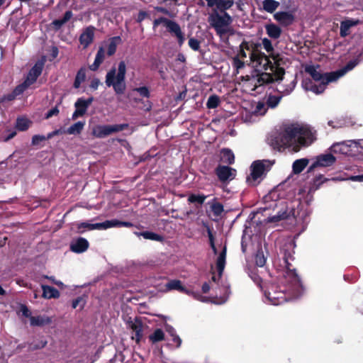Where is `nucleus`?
I'll list each match as a JSON object with an SVG mask.
<instances>
[{
  "mask_svg": "<svg viewBox=\"0 0 363 363\" xmlns=\"http://www.w3.org/2000/svg\"><path fill=\"white\" fill-rule=\"evenodd\" d=\"M315 140V132L308 125L294 123L283 128L275 143L279 150L289 149L297 152L301 147L311 145Z\"/></svg>",
  "mask_w": 363,
  "mask_h": 363,
  "instance_id": "1",
  "label": "nucleus"
},
{
  "mask_svg": "<svg viewBox=\"0 0 363 363\" xmlns=\"http://www.w3.org/2000/svg\"><path fill=\"white\" fill-rule=\"evenodd\" d=\"M282 286H278L272 285L264 292L265 297L272 305L277 306L282 304L288 300H292L300 297L304 291L303 286L300 278L293 270L285 271L283 274Z\"/></svg>",
  "mask_w": 363,
  "mask_h": 363,
  "instance_id": "2",
  "label": "nucleus"
},
{
  "mask_svg": "<svg viewBox=\"0 0 363 363\" xmlns=\"http://www.w3.org/2000/svg\"><path fill=\"white\" fill-rule=\"evenodd\" d=\"M255 73L251 77H247V82L254 86L255 89L264 84L277 83V90L285 94H289L295 88L297 74L285 72L284 69H270L271 72H258L254 69Z\"/></svg>",
  "mask_w": 363,
  "mask_h": 363,
  "instance_id": "3",
  "label": "nucleus"
},
{
  "mask_svg": "<svg viewBox=\"0 0 363 363\" xmlns=\"http://www.w3.org/2000/svg\"><path fill=\"white\" fill-rule=\"evenodd\" d=\"M349 69H338L325 74H322L318 69H303L300 74L303 78L302 87L306 91H311L316 94L324 91L326 85L343 77Z\"/></svg>",
  "mask_w": 363,
  "mask_h": 363,
  "instance_id": "4",
  "label": "nucleus"
},
{
  "mask_svg": "<svg viewBox=\"0 0 363 363\" xmlns=\"http://www.w3.org/2000/svg\"><path fill=\"white\" fill-rule=\"evenodd\" d=\"M247 52L250 61L252 62V67L253 68H257L258 67H262V68H283V66H288L284 57L279 54H272L267 57L264 54L250 50H247Z\"/></svg>",
  "mask_w": 363,
  "mask_h": 363,
  "instance_id": "5",
  "label": "nucleus"
},
{
  "mask_svg": "<svg viewBox=\"0 0 363 363\" xmlns=\"http://www.w3.org/2000/svg\"><path fill=\"white\" fill-rule=\"evenodd\" d=\"M208 21L221 38H224L230 30V25L232 22V18L226 12H224L222 15L218 12L212 13L209 16Z\"/></svg>",
  "mask_w": 363,
  "mask_h": 363,
  "instance_id": "6",
  "label": "nucleus"
},
{
  "mask_svg": "<svg viewBox=\"0 0 363 363\" xmlns=\"http://www.w3.org/2000/svg\"><path fill=\"white\" fill-rule=\"evenodd\" d=\"M267 111V108L264 102H255L250 104L249 107H243L240 113L241 118L244 123H252L259 121V118L264 116Z\"/></svg>",
  "mask_w": 363,
  "mask_h": 363,
  "instance_id": "7",
  "label": "nucleus"
},
{
  "mask_svg": "<svg viewBox=\"0 0 363 363\" xmlns=\"http://www.w3.org/2000/svg\"><path fill=\"white\" fill-rule=\"evenodd\" d=\"M125 76V69H111L106 74V84L112 86L116 94H122L126 88Z\"/></svg>",
  "mask_w": 363,
  "mask_h": 363,
  "instance_id": "8",
  "label": "nucleus"
},
{
  "mask_svg": "<svg viewBox=\"0 0 363 363\" xmlns=\"http://www.w3.org/2000/svg\"><path fill=\"white\" fill-rule=\"evenodd\" d=\"M272 164L273 162L269 160L254 162L251 165V174L247 179L249 184L255 186L259 184Z\"/></svg>",
  "mask_w": 363,
  "mask_h": 363,
  "instance_id": "9",
  "label": "nucleus"
},
{
  "mask_svg": "<svg viewBox=\"0 0 363 363\" xmlns=\"http://www.w3.org/2000/svg\"><path fill=\"white\" fill-rule=\"evenodd\" d=\"M359 140H347L334 144L331 146L330 150L335 154H341L347 156H354L359 152Z\"/></svg>",
  "mask_w": 363,
  "mask_h": 363,
  "instance_id": "10",
  "label": "nucleus"
},
{
  "mask_svg": "<svg viewBox=\"0 0 363 363\" xmlns=\"http://www.w3.org/2000/svg\"><path fill=\"white\" fill-rule=\"evenodd\" d=\"M128 127V124L99 125L92 130V134L96 138H103L113 133L123 130Z\"/></svg>",
  "mask_w": 363,
  "mask_h": 363,
  "instance_id": "11",
  "label": "nucleus"
},
{
  "mask_svg": "<svg viewBox=\"0 0 363 363\" xmlns=\"http://www.w3.org/2000/svg\"><path fill=\"white\" fill-rule=\"evenodd\" d=\"M336 158L330 153L321 154L314 158L313 162L308 168V172H311L317 167H327L333 165Z\"/></svg>",
  "mask_w": 363,
  "mask_h": 363,
  "instance_id": "12",
  "label": "nucleus"
},
{
  "mask_svg": "<svg viewBox=\"0 0 363 363\" xmlns=\"http://www.w3.org/2000/svg\"><path fill=\"white\" fill-rule=\"evenodd\" d=\"M128 328L132 330L134 335H132V339L139 342L143 336V325L142 321L137 318H129L126 322Z\"/></svg>",
  "mask_w": 363,
  "mask_h": 363,
  "instance_id": "13",
  "label": "nucleus"
},
{
  "mask_svg": "<svg viewBox=\"0 0 363 363\" xmlns=\"http://www.w3.org/2000/svg\"><path fill=\"white\" fill-rule=\"evenodd\" d=\"M296 247V244L294 240L291 238L287 239L284 244L281 247V252L283 254L284 262L286 264V270H292L290 268V264L289 262V259L293 257V255L294 254V248ZM294 272H295L293 269Z\"/></svg>",
  "mask_w": 363,
  "mask_h": 363,
  "instance_id": "14",
  "label": "nucleus"
},
{
  "mask_svg": "<svg viewBox=\"0 0 363 363\" xmlns=\"http://www.w3.org/2000/svg\"><path fill=\"white\" fill-rule=\"evenodd\" d=\"M216 173L220 182L233 180L236 176V170L225 165H218L216 169Z\"/></svg>",
  "mask_w": 363,
  "mask_h": 363,
  "instance_id": "15",
  "label": "nucleus"
},
{
  "mask_svg": "<svg viewBox=\"0 0 363 363\" xmlns=\"http://www.w3.org/2000/svg\"><path fill=\"white\" fill-rule=\"evenodd\" d=\"M226 246L224 245L222 247L221 252L218 254V257L216 259V268L218 272V276L216 277L215 275L212 277L211 283L216 284L218 280L220 278L222 273L224 270L225 266V260H226Z\"/></svg>",
  "mask_w": 363,
  "mask_h": 363,
  "instance_id": "16",
  "label": "nucleus"
},
{
  "mask_svg": "<svg viewBox=\"0 0 363 363\" xmlns=\"http://www.w3.org/2000/svg\"><path fill=\"white\" fill-rule=\"evenodd\" d=\"M309 215L310 211L308 208H303V206L300 207L297 211H294L293 213L296 225H301L303 230H304L306 226Z\"/></svg>",
  "mask_w": 363,
  "mask_h": 363,
  "instance_id": "17",
  "label": "nucleus"
},
{
  "mask_svg": "<svg viewBox=\"0 0 363 363\" xmlns=\"http://www.w3.org/2000/svg\"><path fill=\"white\" fill-rule=\"evenodd\" d=\"M89 247V242L84 238H79L73 240L70 244V249L76 253H82Z\"/></svg>",
  "mask_w": 363,
  "mask_h": 363,
  "instance_id": "18",
  "label": "nucleus"
},
{
  "mask_svg": "<svg viewBox=\"0 0 363 363\" xmlns=\"http://www.w3.org/2000/svg\"><path fill=\"white\" fill-rule=\"evenodd\" d=\"M94 36V28L89 26L84 29L81 34L79 40L81 45L84 48H87L93 41Z\"/></svg>",
  "mask_w": 363,
  "mask_h": 363,
  "instance_id": "19",
  "label": "nucleus"
},
{
  "mask_svg": "<svg viewBox=\"0 0 363 363\" xmlns=\"http://www.w3.org/2000/svg\"><path fill=\"white\" fill-rule=\"evenodd\" d=\"M275 20L284 26H288L293 23L294 16L291 12L281 11L274 15Z\"/></svg>",
  "mask_w": 363,
  "mask_h": 363,
  "instance_id": "20",
  "label": "nucleus"
},
{
  "mask_svg": "<svg viewBox=\"0 0 363 363\" xmlns=\"http://www.w3.org/2000/svg\"><path fill=\"white\" fill-rule=\"evenodd\" d=\"M165 27L169 30V31L173 33L177 36L179 44L183 43L184 41V37L179 26L177 23L169 20Z\"/></svg>",
  "mask_w": 363,
  "mask_h": 363,
  "instance_id": "21",
  "label": "nucleus"
},
{
  "mask_svg": "<svg viewBox=\"0 0 363 363\" xmlns=\"http://www.w3.org/2000/svg\"><path fill=\"white\" fill-rule=\"evenodd\" d=\"M41 288L43 290L42 296L46 299L50 298H57L60 296V293L58 290L55 289L54 287L48 286V285H41Z\"/></svg>",
  "mask_w": 363,
  "mask_h": 363,
  "instance_id": "22",
  "label": "nucleus"
},
{
  "mask_svg": "<svg viewBox=\"0 0 363 363\" xmlns=\"http://www.w3.org/2000/svg\"><path fill=\"white\" fill-rule=\"evenodd\" d=\"M361 21L358 19H347L341 22L340 24V35L345 37L348 35L349 30L351 27L357 26Z\"/></svg>",
  "mask_w": 363,
  "mask_h": 363,
  "instance_id": "23",
  "label": "nucleus"
},
{
  "mask_svg": "<svg viewBox=\"0 0 363 363\" xmlns=\"http://www.w3.org/2000/svg\"><path fill=\"white\" fill-rule=\"evenodd\" d=\"M30 325L33 326H43L50 324L52 321L51 318L46 315L30 316Z\"/></svg>",
  "mask_w": 363,
  "mask_h": 363,
  "instance_id": "24",
  "label": "nucleus"
},
{
  "mask_svg": "<svg viewBox=\"0 0 363 363\" xmlns=\"http://www.w3.org/2000/svg\"><path fill=\"white\" fill-rule=\"evenodd\" d=\"M165 286H166V289L167 291L177 290L181 292L189 294V291L186 289L182 285V282L177 279H173V280L169 281V282L167 283Z\"/></svg>",
  "mask_w": 363,
  "mask_h": 363,
  "instance_id": "25",
  "label": "nucleus"
},
{
  "mask_svg": "<svg viewBox=\"0 0 363 363\" xmlns=\"http://www.w3.org/2000/svg\"><path fill=\"white\" fill-rule=\"evenodd\" d=\"M309 160L307 158H301L295 160L293 162L292 168L293 172L295 174H299L301 173L308 164Z\"/></svg>",
  "mask_w": 363,
  "mask_h": 363,
  "instance_id": "26",
  "label": "nucleus"
},
{
  "mask_svg": "<svg viewBox=\"0 0 363 363\" xmlns=\"http://www.w3.org/2000/svg\"><path fill=\"white\" fill-rule=\"evenodd\" d=\"M220 162L223 163L231 164L234 162L235 156L233 152L228 149H223L220 151Z\"/></svg>",
  "mask_w": 363,
  "mask_h": 363,
  "instance_id": "27",
  "label": "nucleus"
},
{
  "mask_svg": "<svg viewBox=\"0 0 363 363\" xmlns=\"http://www.w3.org/2000/svg\"><path fill=\"white\" fill-rule=\"evenodd\" d=\"M85 125V122L78 121L73 125H72L69 128H68L65 133L69 135H79L81 133Z\"/></svg>",
  "mask_w": 363,
  "mask_h": 363,
  "instance_id": "28",
  "label": "nucleus"
},
{
  "mask_svg": "<svg viewBox=\"0 0 363 363\" xmlns=\"http://www.w3.org/2000/svg\"><path fill=\"white\" fill-rule=\"evenodd\" d=\"M41 74V69H30L26 80L23 82L28 87L33 84Z\"/></svg>",
  "mask_w": 363,
  "mask_h": 363,
  "instance_id": "29",
  "label": "nucleus"
},
{
  "mask_svg": "<svg viewBox=\"0 0 363 363\" xmlns=\"http://www.w3.org/2000/svg\"><path fill=\"white\" fill-rule=\"evenodd\" d=\"M266 31L267 35L272 38L277 39L279 38L281 30L280 28L274 24H269L267 25Z\"/></svg>",
  "mask_w": 363,
  "mask_h": 363,
  "instance_id": "30",
  "label": "nucleus"
},
{
  "mask_svg": "<svg viewBox=\"0 0 363 363\" xmlns=\"http://www.w3.org/2000/svg\"><path fill=\"white\" fill-rule=\"evenodd\" d=\"M94 228H99V230H106L111 228L119 227V220L113 219L106 220L103 223H96Z\"/></svg>",
  "mask_w": 363,
  "mask_h": 363,
  "instance_id": "31",
  "label": "nucleus"
},
{
  "mask_svg": "<svg viewBox=\"0 0 363 363\" xmlns=\"http://www.w3.org/2000/svg\"><path fill=\"white\" fill-rule=\"evenodd\" d=\"M262 5L264 11L273 13L279 7V3L275 0H264Z\"/></svg>",
  "mask_w": 363,
  "mask_h": 363,
  "instance_id": "32",
  "label": "nucleus"
},
{
  "mask_svg": "<svg viewBox=\"0 0 363 363\" xmlns=\"http://www.w3.org/2000/svg\"><path fill=\"white\" fill-rule=\"evenodd\" d=\"M121 39L120 37H113L110 39L108 44L107 52L108 55H112L115 53L118 44L121 42Z\"/></svg>",
  "mask_w": 363,
  "mask_h": 363,
  "instance_id": "33",
  "label": "nucleus"
},
{
  "mask_svg": "<svg viewBox=\"0 0 363 363\" xmlns=\"http://www.w3.org/2000/svg\"><path fill=\"white\" fill-rule=\"evenodd\" d=\"M164 339V333L162 330L156 329L150 336L149 340L152 343L160 342Z\"/></svg>",
  "mask_w": 363,
  "mask_h": 363,
  "instance_id": "34",
  "label": "nucleus"
},
{
  "mask_svg": "<svg viewBox=\"0 0 363 363\" xmlns=\"http://www.w3.org/2000/svg\"><path fill=\"white\" fill-rule=\"evenodd\" d=\"M234 4L233 0H218L217 9L221 12L230 9Z\"/></svg>",
  "mask_w": 363,
  "mask_h": 363,
  "instance_id": "35",
  "label": "nucleus"
},
{
  "mask_svg": "<svg viewBox=\"0 0 363 363\" xmlns=\"http://www.w3.org/2000/svg\"><path fill=\"white\" fill-rule=\"evenodd\" d=\"M30 124V121L26 118H18L16 121V128L21 131L27 130Z\"/></svg>",
  "mask_w": 363,
  "mask_h": 363,
  "instance_id": "36",
  "label": "nucleus"
},
{
  "mask_svg": "<svg viewBox=\"0 0 363 363\" xmlns=\"http://www.w3.org/2000/svg\"><path fill=\"white\" fill-rule=\"evenodd\" d=\"M75 108L79 110V112H80L82 114L84 115L86 112V110L88 108V106L85 103V99L83 98H79L77 99V101L75 102Z\"/></svg>",
  "mask_w": 363,
  "mask_h": 363,
  "instance_id": "37",
  "label": "nucleus"
},
{
  "mask_svg": "<svg viewBox=\"0 0 363 363\" xmlns=\"http://www.w3.org/2000/svg\"><path fill=\"white\" fill-rule=\"evenodd\" d=\"M281 100L280 96H269L267 98V103L265 105L267 106V108L270 107L272 108H274L277 106V105L279 104Z\"/></svg>",
  "mask_w": 363,
  "mask_h": 363,
  "instance_id": "38",
  "label": "nucleus"
},
{
  "mask_svg": "<svg viewBox=\"0 0 363 363\" xmlns=\"http://www.w3.org/2000/svg\"><path fill=\"white\" fill-rule=\"evenodd\" d=\"M211 209L216 217L220 216L223 212V206L218 202H213L211 205Z\"/></svg>",
  "mask_w": 363,
  "mask_h": 363,
  "instance_id": "39",
  "label": "nucleus"
},
{
  "mask_svg": "<svg viewBox=\"0 0 363 363\" xmlns=\"http://www.w3.org/2000/svg\"><path fill=\"white\" fill-rule=\"evenodd\" d=\"M238 57L241 59H234V64L236 68L240 69L245 65V62L243 61V60L244 58L247 57V54L244 50H242L240 54L238 55Z\"/></svg>",
  "mask_w": 363,
  "mask_h": 363,
  "instance_id": "40",
  "label": "nucleus"
},
{
  "mask_svg": "<svg viewBox=\"0 0 363 363\" xmlns=\"http://www.w3.org/2000/svg\"><path fill=\"white\" fill-rule=\"evenodd\" d=\"M86 74L84 69H79L77 72V74L75 78V81L74 83V86L75 88H79L81 84L85 80Z\"/></svg>",
  "mask_w": 363,
  "mask_h": 363,
  "instance_id": "41",
  "label": "nucleus"
},
{
  "mask_svg": "<svg viewBox=\"0 0 363 363\" xmlns=\"http://www.w3.org/2000/svg\"><path fill=\"white\" fill-rule=\"evenodd\" d=\"M105 52L103 48H100L96 55L94 65L98 67L104 60Z\"/></svg>",
  "mask_w": 363,
  "mask_h": 363,
  "instance_id": "42",
  "label": "nucleus"
},
{
  "mask_svg": "<svg viewBox=\"0 0 363 363\" xmlns=\"http://www.w3.org/2000/svg\"><path fill=\"white\" fill-rule=\"evenodd\" d=\"M220 291H223V294H220L219 298L215 301L217 304H222L226 302L229 297L230 291L229 289L227 286H224Z\"/></svg>",
  "mask_w": 363,
  "mask_h": 363,
  "instance_id": "43",
  "label": "nucleus"
},
{
  "mask_svg": "<svg viewBox=\"0 0 363 363\" xmlns=\"http://www.w3.org/2000/svg\"><path fill=\"white\" fill-rule=\"evenodd\" d=\"M140 235H142L145 239L147 240L157 241L162 240V237L160 235L149 231L143 232L140 233Z\"/></svg>",
  "mask_w": 363,
  "mask_h": 363,
  "instance_id": "44",
  "label": "nucleus"
},
{
  "mask_svg": "<svg viewBox=\"0 0 363 363\" xmlns=\"http://www.w3.org/2000/svg\"><path fill=\"white\" fill-rule=\"evenodd\" d=\"M220 100L218 96L216 95L211 96L206 103V106L208 108H215L219 104Z\"/></svg>",
  "mask_w": 363,
  "mask_h": 363,
  "instance_id": "45",
  "label": "nucleus"
},
{
  "mask_svg": "<svg viewBox=\"0 0 363 363\" xmlns=\"http://www.w3.org/2000/svg\"><path fill=\"white\" fill-rule=\"evenodd\" d=\"M346 123L345 121L335 118L333 120H330L328 122V125L333 128H339L345 125Z\"/></svg>",
  "mask_w": 363,
  "mask_h": 363,
  "instance_id": "46",
  "label": "nucleus"
},
{
  "mask_svg": "<svg viewBox=\"0 0 363 363\" xmlns=\"http://www.w3.org/2000/svg\"><path fill=\"white\" fill-rule=\"evenodd\" d=\"M266 259L262 252H258L255 256V263L258 267H263L265 264Z\"/></svg>",
  "mask_w": 363,
  "mask_h": 363,
  "instance_id": "47",
  "label": "nucleus"
},
{
  "mask_svg": "<svg viewBox=\"0 0 363 363\" xmlns=\"http://www.w3.org/2000/svg\"><path fill=\"white\" fill-rule=\"evenodd\" d=\"M206 199V196H203V195L192 194L189 197V201L191 203L197 202L199 203H203Z\"/></svg>",
  "mask_w": 363,
  "mask_h": 363,
  "instance_id": "48",
  "label": "nucleus"
},
{
  "mask_svg": "<svg viewBox=\"0 0 363 363\" xmlns=\"http://www.w3.org/2000/svg\"><path fill=\"white\" fill-rule=\"evenodd\" d=\"M45 140H47V138L46 136L45 135H35L33 136L32 138V144L33 145H39L41 142L43 141H45Z\"/></svg>",
  "mask_w": 363,
  "mask_h": 363,
  "instance_id": "49",
  "label": "nucleus"
},
{
  "mask_svg": "<svg viewBox=\"0 0 363 363\" xmlns=\"http://www.w3.org/2000/svg\"><path fill=\"white\" fill-rule=\"evenodd\" d=\"M287 218V215L286 213H283L282 214H279L277 216H272V217H269L267 220V221L268 223H273V222H277L278 220H282V219H285Z\"/></svg>",
  "mask_w": 363,
  "mask_h": 363,
  "instance_id": "50",
  "label": "nucleus"
},
{
  "mask_svg": "<svg viewBox=\"0 0 363 363\" xmlns=\"http://www.w3.org/2000/svg\"><path fill=\"white\" fill-rule=\"evenodd\" d=\"M85 301L82 297H78L72 302V308H77L78 306L80 307V309L83 308L84 306Z\"/></svg>",
  "mask_w": 363,
  "mask_h": 363,
  "instance_id": "51",
  "label": "nucleus"
},
{
  "mask_svg": "<svg viewBox=\"0 0 363 363\" xmlns=\"http://www.w3.org/2000/svg\"><path fill=\"white\" fill-rule=\"evenodd\" d=\"M262 45L267 52H271L273 51V46L272 42L269 39L264 38L262 40Z\"/></svg>",
  "mask_w": 363,
  "mask_h": 363,
  "instance_id": "52",
  "label": "nucleus"
},
{
  "mask_svg": "<svg viewBox=\"0 0 363 363\" xmlns=\"http://www.w3.org/2000/svg\"><path fill=\"white\" fill-rule=\"evenodd\" d=\"M189 47L194 50H198L200 48V43L195 38H190L189 40Z\"/></svg>",
  "mask_w": 363,
  "mask_h": 363,
  "instance_id": "53",
  "label": "nucleus"
},
{
  "mask_svg": "<svg viewBox=\"0 0 363 363\" xmlns=\"http://www.w3.org/2000/svg\"><path fill=\"white\" fill-rule=\"evenodd\" d=\"M28 88V86L26 84L22 83L16 87V89L13 90V92L17 96L21 94Z\"/></svg>",
  "mask_w": 363,
  "mask_h": 363,
  "instance_id": "54",
  "label": "nucleus"
},
{
  "mask_svg": "<svg viewBox=\"0 0 363 363\" xmlns=\"http://www.w3.org/2000/svg\"><path fill=\"white\" fill-rule=\"evenodd\" d=\"M208 235L210 245L211 247V249L213 250L214 254H217L218 252H217V248L214 243V238H213V235L210 229H208Z\"/></svg>",
  "mask_w": 363,
  "mask_h": 363,
  "instance_id": "55",
  "label": "nucleus"
},
{
  "mask_svg": "<svg viewBox=\"0 0 363 363\" xmlns=\"http://www.w3.org/2000/svg\"><path fill=\"white\" fill-rule=\"evenodd\" d=\"M134 91H138L143 97L147 98L150 96L149 90L146 86L136 88L134 89Z\"/></svg>",
  "mask_w": 363,
  "mask_h": 363,
  "instance_id": "56",
  "label": "nucleus"
},
{
  "mask_svg": "<svg viewBox=\"0 0 363 363\" xmlns=\"http://www.w3.org/2000/svg\"><path fill=\"white\" fill-rule=\"evenodd\" d=\"M96 223H89L87 222H83L79 224L78 228H87L89 230H99V228H94L93 226H95Z\"/></svg>",
  "mask_w": 363,
  "mask_h": 363,
  "instance_id": "57",
  "label": "nucleus"
},
{
  "mask_svg": "<svg viewBox=\"0 0 363 363\" xmlns=\"http://www.w3.org/2000/svg\"><path fill=\"white\" fill-rule=\"evenodd\" d=\"M360 61L359 57H356L347 63V65L344 68H354V67L357 66L359 65V62Z\"/></svg>",
  "mask_w": 363,
  "mask_h": 363,
  "instance_id": "58",
  "label": "nucleus"
},
{
  "mask_svg": "<svg viewBox=\"0 0 363 363\" xmlns=\"http://www.w3.org/2000/svg\"><path fill=\"white\" fill-rule=\"evenodd\" d=\"M169 20L165 18H159L157 19H155L153 23L154 28L158 26L160 24L163 23L164 26L167 24V22Z\"/></svg>",
  "mask_w": 363,
  "mask_h": 363,
  "instance_id": "59",
  "label": "nucleus"
},
{
  "mask_svg": "<svg viewBox=\"0 0 363 363\" xmlns=\"http://www.w3.org/2000/svg\"><path fill=\"white\" fill-rule=\"evenodd\" d=\"M45 62H46V57H42L40 60H39L34 67L33 68H43L44 66H45ZM46 66H48V65H46Z\"/></svg>",
  "mask_w": 363,
  "mask_h": 363,
  "instance_id": "60",
  "label": "nucleus"
},
{
  "mask_svg": "<svg viewBox=\"0 0 363 363\" xmlns=\"http://www.w3.org/2000/svg\"><path fill=\"white\" fill-rule=\"evenodd\" d=\"M169 332L171 333V335L172 336L173 342H174L177 344V347H179L182 343V340L179 336L174 333V329H172Z\"/></svg>",
  "mask_w": 363,
  "mask_h": 363,
  "instance_id": "61",
  "label": "nucleus"
},
{
  "mask_svg": "<svg viewBox=\"0 0 363 363\" xmlns=\"http://www.w3.org/2000/svg\"><path fill=\"white\" fill-rule=\"evenodd\" d=\"M100 81L98 79H93L90 84V87L96 90L100 84Z\"/></svg>",
  "mask_w": 363,
  "mask_h": 363,
  "instance_id": "62",
  "label": "nucleus"
},
{
  "mask_svg": "<svg viewBox=\"0 0 363 363\" xmlns=\"http://www.w3.org/2000/svg\"><path fill=\"white\" fill-rule=\"evenodd\" d=\"M59 111L57 108H54L50 109L46 114V118H49L53 116H55L58 113Z\"/></svg>",
  "mask_w": 363,
  "mask_h": 363,
  "instance_id": "63",
  "label": "nucleus"
},
{
  "mask_svg": "<svg viewBox=\"0 0 363 363\" xmlns=\"http://www.w3.org/2000/svg\"><path fill=\"white\" fill-rule=\"evenodd\" d=\"M350 180L352 181H354V182H363V174H361V175H357V176H352L350 178Z\"/></svg>",
  "mask_w": 363,
  "mask_h": 363,
  "instance_id": "64",
  "label": "nucleus"
}]
</instances>
